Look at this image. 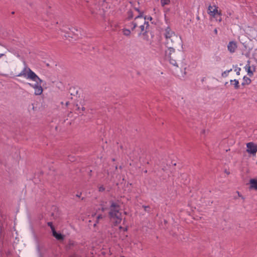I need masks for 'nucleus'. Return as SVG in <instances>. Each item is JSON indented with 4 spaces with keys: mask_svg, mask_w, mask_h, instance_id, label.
Listing matches in <instances>:
<instances>
[{
    "mask_svg": "<svg viewBox=\"0 0 257 257\" xmlns=\"http://www.w3.org/2000/svg\"><path fill=\"white\" fill-rule=\"evenodd\" d=\"M250 188L257 190V180L256 179H251L250 180Z\"/></svg>",
    "mask_w": 257,
    "mask_h": 257,
    "instance_id": "15",
    "label": "nucleus"
},
{
    "mask_svg": "<svg viewBox=\"0 0 257 257\" xmlns=\"http://www.w3.org/2000/svg\"><path fill=\"white\" fill-rule=\"evenodd\" d=\"M149 26V23L148 22L144 20V24L140 26L141 29V32L140 33H144L147 32V29Z\"/></svg>",
    "mask_w": 257,
    "mask_h": 257,
    "instance_id": "12",
    "label": "nucleus"
},
{
    "mask_svg": "<svg viewBox=\"0 0 257 257\" xmlns=\"http://www.w3.org/2000/svg\"><path fill=\"white\" fill-rule=\"evenodd\" d=\"M76 196H77V197H80V195L77 194V195H76Z\"/></svg>",
    "mask_w": 257,
    "mask_h": 257,
    "instance_id": "39",
    "label": "nucleus"
},
{
    "mask_svg": "<svg viewBox=\"0 0 257 257\" xmlns=\"http://www.w3.org/2000/svg\"><path fill=\"white\" fill-rule=\"evenodd\" d=\"M134 9L139 13V15L135 18V20H136L138 19H140V18H144V20H146V16H144V12H143L141 11L140 10V9L138 8H134Z\"/></svg>",
    "mask_w": 257,
    "mask_h": 257,
    "instance_id": "13",
    "label": "nucleus"
},
{
    "mask_svg": "<svg viewBox=\"0 0 257 257\" xmlns=\"http://www.w3.org/2000/svg\"><path fill=\"white\" fill-rule=\"evenodd\" d=\"M181 164L177 160V159L174 160H168L167 161V167H163V169L164 170H168L173 175H176V172L181 167Z\"/></svg>",
    "mask_w": 257,
    "mask_h": 257,
    "instance_id": "2",
    "label": "nucleus"
},
{
    "mask_svg": "<svg viewBox=\"0 0 257 257\" xmlns=\"http://www.w3.org/2000/svg\"><path fill=\"white\" fill-rule=\"evenodd\" d=\"M139 36H142L143 40L144 41H149V36L148 35V31L144 33H139L138 34Z\"/></svg>",
    "mask_w": 257,
    "mask_h": 257,
    "instance_id": "17",
    "label": "nucleus"
},
{
    "mask_svg": "<svg viewBox=\"0 0 257 257\" xmlns=\"http://www.w3.org/2000/svg\"><path fill=\"white\" fill-rule=\"evenodd\" d=\"M168 60L169 61V63L173 66L176 67H178V64L175 59H173L172 58H171L170 59H168Z\"/></svg>",
    "mask_w": 257,
    "mask_h": 257,
    "instance_id": "21",
    "label": "nucleus"
},
{
    "mask_svg": "<svg viewBox=\"0 0 257 257\" xmlns=\"http://www.w3.org/2000/svg\"><path fill=\"white\" fill-rule=\"evenodd\" d=\"M232 71V69H230L228 70H226L224 72H223L221 74V76L223 77H226L228 76V73L231 72Z\"/></svg>",
    "mask_w": 257,
    "mask_h": 257,
    "instance_id": "25",
    "label": "nucleus"
},
{
    "mask_svg": "<svg viewBox=\"0 0 257 257\" xmlns=\"http://www.w3.org/2000/svg\"><path fill=\"white\" fill-rule=\"evenodd\" d=\"M240 68H238V70L236 72V74L239 75L240 74Z\"/></svg>",
    "mask_w": 257,
    "mask_h": 257,
    "instance_id": "33",
    "label": "nucleus"
},
{
    "mask_svg": "<svg viewBox=\"0 0 257 257\" xmlns=\"http://www.w3.org/2000/svg\"><path fill=\"white\" fill-rule=\"evenodd\" d=\"M129 27L131 28L132 30H134L137 27V23L135 22H133L130 23Z\"/></svg>",
    "mask_w": 257,
    "mask_h": 257,
    "instance_id": "26",
    "label": "nucleus"
},
{
    "mask_svg": "<svg viewBox=\"0 0 257 257\" xmlns=\"http://www.w3.org/2000/svg\"><path fill=\"white\" fill-rule=\"evenodd\" d=\"M122 33L125 36H129L131 34V32L129 29H123Z\"/></svg>",
    "mask_w": 257,
    "mask_h": 257,
    "instance_id": "23",
    "label": "nucleus"
},
{
    "mask_svg": "<svg viewBox=\"0 0 257 257\" xmlns=\"http://www.w3.org/2000/svg\"><path fill=\"white\" fill-rule=\"evenodd\" d=\"M114 169L112 171H110V172L108 173V175H115L118 173V169L117 168V166H114Z\"/></svg>",
    "mask_w": 257,
    "mask_h": 257,
    "instance_id": "22",
    "label": "nucleus"
},
{
    "mask_svg": "<svg viewBox=\"0 0 257 257\" xmlns=\"http://www.w3.org/2000/svg\"><path fill=\"white\" fill-rule=\"evenodd\" d=\"M107 208V207H106V205H102L101 207V210L102 211H104L105 209H106ZM100 211V209L99 208L98 209V210H97V213L98 214L97 215H96V213L94 215L92 214V215L93 216V215H96V219H97V221H96V223H98L100 221V220L102 219L104 217V216L102 214H100L99 213V211Z\"/></svg>",
    "mask_w": 257,
    "mask_h": 257,
    "instance_id": "8",
    "label": "nucleus"
},
{
    "mask_svg": "<svg viewBox=\"0 0 257 257\" xmlns=\"http://www.w3.org/2000/svg\"><path fill=\"white\" fill-rule=\"evenodd\" d=\"M4 54H0V58L3 56H4ZM0 75H2V76H6V74H1L0 73Z\"/></svg>",
    "mask_w": 257,
    "mask_h": 257,
    "instance_id": "29",
    "label": "nucleus"
},
{
    "mask_svg": "<svg viewBox=\"0 0 257 257\" xmlns=\"http://www.w3.org/2000/svg\"><path fill=\"white\" fill-rule=\"evenodd\" d=\"M204 132H205V131H204V130H203V131H202V133H204Z\"/></svg>",
    "mask_w": 257,
    "mask_h": 257,
    "instance_id": "42",
    "label": "nucleus"
},
{
    "mask_svg": "<svg viewBox=\"0 0 257 257\" xmlns=\"http://www.w3.org/2000/svg\"><path fill=\"white\" fill-rule=\"evenodd\" d=\"M104 190V188L103 187H100L99 188V191H102Z\"/></svg>",
    "mask_w": 257,
    "mask_h": 257,
    "instance_id": "30",
    "label": "nucleus"
},
{
    "mask_svg": "<svg viewBox=\"0 0 257 257\" xmlns=\"http://www.w3.org/2000/svg\"><path fill=\"white\" fill-rule=\"evenodd\" d=\"M237 48L236 43L234 41L230 42L227 45L228 50L231 53H234Z\"/></svg>",
    "mask_w": 257,
    "mask_h": 257,
    "instance_id": "10",
    "label": "nucleus"
},
{
    "mask_svg": "<svg viewBox=\"0 0 257 257\" xmlns=\"http://www.w3.org/2000/svg\"><path fill=\"white\" fill-rule=\"evenodd\" d=\"M144 208H145V210H147V209L149 208L148 206H144Z\"/></svg>",
    "mask_w": 257,
    "mask_h": 257,
    "instance_id": "36",
    "label": "nucleus"
},
{
    "mask_svg": "<svg viewBox=\"0 0 257 257\" xmlns=\"http://www.w3.org/2000/svg\"><path fill=\"white\" fill-rule=\"evenodd\" d=\"M109 216L111 222L115 226L119 224L122 220V214L120 212V207L117 203L111 202Z\"/></svg>",
    "mask_w": 257,
    "mask_h": 257,
    "instance_id": "1",
    "label": "nucleus"
},
{
    "mask_svg": "<svg viewBox=\"0 0 257 257\" xmlns=\"http://www.w3.org/2000/svg\"><path fill=\"white\" fill-rule=\"evenodd\" d=\"M244 68H245V70L247 71V74L249 76H252L253 75V72L255 70V68L254 67L253 70H252L251 69V67L250 66V62H249V61H247V63L244 66Z\"/></svg>",
    "mask_w": 257,
    "mask_h": 257,
    "instance_id": "11",
    "label": "nucleus"
},
{
    "mask_svg": "<svg viewBox=\"0 0 257 257\" xmlns=\"http://www.w3.org/2000/svg\"><path fill=\"white\" fill-rule=\"evenodd\" d=\"M230 82L231 84L233 82V85L235 88V89H237L239 87V81L237 79H234V80H230Z\"/></svg>",
    "mask_w": 257,
    "mask_h": 257,
    "instance_id": "19",
    "label": "nucleus"
},
{
    "mask_svg": "<svg viewBox=\"0 0 257 257\" xmlns=\"http://www.w3.org/2000/svg\"><path fill=\"white\" fill-rule=\"evenodd\" d=\"M31 87H32L33 88H34V84H32V83H28Z\"/></svg>",
    "mask_w": 257,
    "mask_h": 257,
    "instance_id": "32",
    "label": "nucleus"
},
{
    "mask_svg": "<svg viewBox=\"0 0 257 257\" xmlns=\"http://www.w3.org/2000/svg\"><path fill=\"white\" fill-rule=\"evenodd\" d=\"M146 20H150V21H151L152 20V18L151 17H146Z\"/></svg>",
    "mask_w": 257,
    "mask_h": 257,
    "instance_id": "31",
    "label": "nucleus"
},
{
    "mask_svg": "<svg viewBox=\"0 0 257 257\" xmlns=\"http://www.w3.org/2000/svg\"><path fill=\"white\" fill-rule=\"evenodd\" d=\"M237 193L239 197H241L242 199H243V197H242V196L240 194V193H239V192H237Z\"/></svg>",
    "mask_w": 257,
    "mask_h": 257,
    "instance_id": "34",
    "label": "nucleus"
},
{
    "mask_svg": "<svg viewBox=\"0 0 257 257\" xmlns=\"http://www.w3.org/2000/svg\"><path fill=\"white\" fill-rule=\"evenodd\" d=\"M170 0H161V4L162 7L170 4Z\"/></svg>",
    "mask_w": 257,
    "mask_h": 257,
    "instance_id": "24",
    "label": "nucleus"
},
{
    "mask_svg": "<svg viewBox=\"0 0 257 257\" xmlns=\"http://www.w3.org/2000/svg\"><path fill=\"white\" fill-rule=\"evenodd\" d=\"M214 32L215 33V34H217V30L216 29H214Z\"/></svg>",
    "mask_w": 257,
    "mask_h": 257,
    "instance_id": "35",
    "label": "nucleus"
},
{
    "mask_svg": "<svg viewBox=\"0 0 257 257\" xmlns=\"http://www.w3.org/2000/svg\"><path fill=\"white\" fill-rule=\"evenodd\" d=\"M133 17H134V15H133V10L131 9L129 10L127 12V19L128 20H131V19H133Z\"/></svg>",
    "mask_w": 257,
    "mask_h": 257,
    "instance_id": "20",
    "label": "nucleus"
},
{
    "mask_svg": "<svg viewBox=\"0 0 257 257\" xmlns=\"http://www.w3.org/2000/svg\"><path fill=\"white\" fill-rule=\"evenodd\" d=\"M175 50L173 47H169L168 49L165 52V58L166 60L170 59L172 54L175 52Z\"/></svg>",
    "mask_w": 257,
    "mask_h": 257,
    "instance_id": "9",
    "label": "nucleus"
},
{
    "mask_svg": "<svg viewBox=\"0 0 257 257\" xmlns=\"http://www.w3.org/2000/svg\"><path fill=\"white\" fill-rule=\"evenodd\" d=\"M52 233L57 240H63L64 238V236L61 233L57 232L55 230L52 231Z\"/></svg>",
    "mask_w": 257,
    "mask_h": 257,
    "instance_id": "14",
    "label": "nucleus"
},
{
    "mask_svg": "<svg viewBox=\"0 0 257 257\" xmlns=\"http://www.w3.org/2000/svg\"><path fill=\"white\" fill-rule=\"evenodd\" d=\"M96 223L94 224V226H96Z\"/></svg>",
    "mask_w": 257,
    "mask_h": 257,
    "instance_id": "41",
    "label": "nucleus"
},
{
    "mask_svg": "<svg viewBox=\"0 0 257 257\" xmlns=\"http://www.w3.org/2000/svg\"><path fill=\"white\" fill-rule=\"evenodd\" d=\"M208 14L213 17H215L216 16H221V14L218 11V7L216 6H209L208 9Z\"/></svg>",
    "mask_w": 257,
    "mask_h": 257,
    "instance_id": "7",
    "label": "nucleus"
},
{
    "mask_svg": "<svg viewBox=\"0 0 257 257\" xmlns=\"http://www.w3.org/2000/svg\"><path fill=\"white\" fill-rule=\"evenodd\" d=\"M251 83V79L247 76H244L243 77V82H242V85L244 86L245 85H248Z\"/></svg>",
    "mask_w": 257,
    "mask_h": 257,
    "instance_id": "18",
    "label": "nucleus"
},
{
    "mask_svg": "<svg viewBox=\"0 0 257 257\" xmlns=\"http://www.w3.org/2000/svg\"><path fill=\"white\" fill-rule=\"evenodd\" d=\"M82 110L83 111L84 110V107L83 106L82 107Z\"/></svg>",
    "mask_w": 257,
    "mask_h": 257,
    "instance_id": "38",
    "label": "nucleus"
},
{
    "mask_svg": "<svg viewBox=\"0 0 257 257\" xmlns=\"http://www.w3.org/2000/svg\"><path fill=\"white\" fill-rule=\"evenodd\" d=\"M36 83L34 84V94L36 95H40L43 92V88L41 86L42 80L39 78V80L34 81Z\"/></svg>",
    "mask_w": 257,
    "mask_h": 257,
    "instance_id": "5",
    "label": "nucleus"
},
{
    "mask_svg": "<svg viewBox=\"0 0 257 257\" xmlns=\"http://www.w3.org/2000/svg\"><path fill=\"white\" fill-rule=\"evenodd\" d=\"M218 20L219 22H220L222 21V19L221 18H220Z\"/></svg>",
    "mask_w": 257,
    "mask_h": 257,
    "instance_id": "37",
    "label": "nucleus"
},
{
    "mask_svg": "<svg viewBox=\"0 0 257 257\" xmlns=\"http://www.w3.org/2000/svg\"><path fill=\"white\" fill-rule=\"evenodd\" d=\"M70 31L74 33V35L78 37L79 35L80 34V30L76 27H72L70 28Z\"/></svg>",
    "mask_w": 257,
    "mask_h": 257,
    "instance_id": "16",
    "label": "nucleus"
},
{
    "mask_svg": "<svg viewBox=\"0 0 257 257\" xmlns=\"http://www.w3.org/2000/svg\"><path fill=\"white\" fill-rule=\"evenodd\" d=\"M118 229L120 230V231H125L126 230V228L125 227H122L121 226H119L118 227Z\"/></svg>",
    "mask_w": 257,
    "mask_h": 257,
    "instance_id": "28",
    "label": "nucleus"
},
{
    "mask_svg": "<svg viewBox=\"0 0 257 257\" xmlns=\"http://www.w3.org/2000/svg\"><path fill=\"white\" fill-rule=\"evenodd\" d=\"M164 36L166 39V43L167 45L169 44L170 41L172 43H174L172 38L175 36V33L171 30L170 27H167L164 30Z\"/></svg>",
    "mask_w": 257,
    "mask_h": 257,
    "instance_id": "4",
    "label": "nucleus"
},
{
    "mask_svg": "<svg viewBox=\"0 0 257 257\" xmlns=\"http://www.w3.org/2000/svg\"><path fill=\"white\" fill-rule=\"evenodd\" d=\"M47 224H48V225L50 227V228H51V229L52 230V232L53 230H55L54 227V226H53V225L52 222H48Z\"/></svg>",
    "mask_w": 257,
    "mask_h": 257,
    "instance_id": "27",
    "label": "nucleus"
},
{
    "mask_svg": "<svg viewBox=\"0 0 257 257\" xmlns=\"http://www.w3.org/2000/svg\"><path fill=\"white\" fill-rule=\"evenodd\" d=\"M122 257H124V256H122Z\"/></svg>",
    "mask_w": 257,
    "mask_h": 257,
    "instance_id": "43",
    "label": "nucleus"
},
{
    "mask_svg": "<svg viewBox=\"0 0 257 257\" xmlns=\"http://www.w3.org/2000/svg\"><path fill=\"white\" fill-rule=\"evenodd\" d=\"M18 77L23 76L28 79H31L33 81L39 80V77L29 67L25 65L22 71L17 75Z\"/></svg>",
    "mask_w": 257,
    "mask_h": 257,
    "instance_id": "3",
    "label": "nucleus"
},
{
    "mask_svg": "<svg viewBox=\"0 0 257 257\" xmlns=\"http://www.w3.org/2000/svg\"><path fill=\"white\" fill-rule=\"evenodd\" d=\"M121 169H122L121 166H120V167H119V169H120V170H121Z\"/></svg>",
    "mask_w": 257,
    "mask_h": 257,
    "instance_id": "40",
    "label": "nucleus"
},
{
    "mask_svg": "<svg viewBox=\"0 0 257 257\" xmlns=\"http://www.w3.org/2000/svg\"><path fill=\"white\" fill-rule=\"evenodd\" d=\"M246 152L253 156H255L257 152V145L253 142L246 144Z\"/></svg>",
    "mask_w": 257,
    "mask_h": 257,
    "instance_id": "6",
    "label": "nucleus"
}]
</instances>
